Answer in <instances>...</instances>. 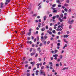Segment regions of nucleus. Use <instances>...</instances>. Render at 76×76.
<instances>
[{"instance_id":"obj_28","label":"nucleus","mask_w":76,"mask_h":76,"mask_svg":"<svg viewBox=\"0 0 76 76\" xmlns=\"http://www.w3.org/2000/svg\"><path fill=\"white\" fill-rule=\"evenodd\" d=\"M37 41H39V37H37Z\"/></svg>"},{"instance_id":"obj_51","label":"nucleus","mask_w":76,"mask_h":76,"mask_svg":"<svg viewBox=\"0 0 76 76\" xmlns=\"http://www.w3.org/2000/svg\"><path fill=\"white\" fill-rule=\"evenodd\" d=\"M33 13H34V12H33V11H31V12H30V14H33Z\"/></svg>"},{"instance_id":"obj_10","label":"nucleus","mask_w":76,"mask_h":76,"mask_svg":"<svg viewBox=\"0 0 76 76\" xmlns=\"http://www.w3.org/2000/svg\"><path fill=\"white\" fill-rule=\"evenodd\" d=\"M69 68L68 67H65L62 69L63 70H66V69H67Z\"/></svg>"},{"instance_id":"obj_13","label":"nucleus","mask_w":76,"mask_h":76,"mask_svg":"<svg viewBox=\"0 0 76 76\" xmlns=\"http://www.w3.org/2000/svg\"><path fill=\"white\" fill-rule=\"evenodd\" d=\"M56 18V16H54L53 17L52 19H53V20L55 19Z\"/></svg>"},{"instance_id":"obj_37","label":"nucleus","mask_w":76,"mask_h":76,"mask_svg":"<svg viewBox=\"0 0 76 76\" xmlns=\"http://www.w3.org/2000/svg\"><path fill=\"white\" fill-rule=\"evenodd\" d=\"M32 58H30L28 59V61H32Z\"/></svg>"},{"instance_id":"obj_21","label":"nucleus","mask_w":76,"mask_h":76,"mask_svg":"<svg viewBox=\"0 0 76 76\" xmlns=\"http://www.w3.org/2000/svg\"><path fill=\"white\" fill-rule=\"evenodd\" d=\"M28 63V61H25L24 62V63H25V64H27Z\"/></svg>"},{"instance_id":"obj_46","label":"nucleus","mask_w":76,"mask_h":76,"mask_svg":"<svg viewBox=\"0 0 76 76\" xmlns=\"http://www.w3.org/2000/svg\"><path fill=\"white\" fill-rule=\"evenodd\" d=\"M60 34H61V33H60V32L59 31L58 33V35H60Z\"/></svg>"},{"instance_id":"obj_48","label":"nucleus","mask_w":76,"mask_h":76,"mask_svg":"<svg viewBox=\"0 0 76 76\" xmlns=\"http://www.w3.org/2000/svg\"><path fill=\"white\" fill-rule=\"evenodd\" d=\"M40 49V48L39 47V48H37V51H39V50Z\"/></svg>"},{"instance_id":"obj_24","label":"nucleus","mask_w":76,"mask_h":76,"mask_svg":"<svg viewBox=\"0 0 76 76\" xmlns=\"http://www.w3.org/2000/svg\"><path fill=\"white\" fill-rule=\"evenodd\" d=\"M56 67H58V66H59V64H56Z\"/></svg>"},{"instance_id":"obj_40","label":"nucleus","mask_w":76,"mask_h":76,"mask_svg":"<svg viewBox=\"0 0 76 76\" xmlns=\"http://www.w3.org/2000/svg\"><path fill=\"white\" fill-rule=\"evenodd\" d=\"M37 56H38V54H37V53H36V54L35 57H37Z\"/></svg>"},{"instance_id":"obj_59","label":"nucleus","mask_w":76,"mask_h":76,"mask_svg":"<svg viewBox=\"0 0 76 76\" xmlns=\"http://www.w3.org/2000/svg\"><path fill=\"white\" fill-rule=\"evenodd\" d=\"M32 48H31L30 49V52H31L32 51Z\"/></svg>"},{"instance_id":"obj_32","label":"nucleus","mask_w":76,"mask_h":76,"mask_svg":"<svg viewBox=\"0 0 76 76\" xmlns=\"http://www.w3.org/2000/svg\"><path fill=\"white\" fill-rule=\"evenodd\" d=\"M64 26V25L63 24H61V28H63V27Z\"/></svg>"},{"instance_id":"obj_17","label":"nucleus","mask_w":76,"mask_h":76,"mask_svg":"<svg viewBox=\"0 0 76 76\" xmlns=\"http://www.w3.org/2000/svg\"><path fill=\"white\" fill-rule=\"evenodd\" d=\"M66 2L67 3H70V1H69V0H66Z\"/></svg>"},{"instance_id":"obj_1","label":"nucleus","mask_w":76,"mask_h":76,"mask_svg":"<svg viewBox=\"0 0 76 76\" xmlns=\"http://www.w3.org/2000/svg\"><path fill=\"white\" fill-rule=\"evenodd\" d=\"M60 17L58 18V20H59L60 22H62L63 21V19H61V18H63V14H62L60 15Z\"/></svg>"},{"instance_id":"obj_55","label":"nucleus","mask_w":76,"mask_h":76,"mask_svg":"<svg viewBox=\"0 0 76 76\" xmlns=\"http://www.w3.org/2000/svg\"><path fill=\"white\" fill-rule=\"evenodd\" d=\"M36 41H37V39L36 38H35L34 39V42H36Z\"/></svg>"},{"instance_id":"obj_5","label":"nucleus","mask_w":76,"mask_h":76,"mask_svg":"<svg viewBox=\"0 0 76 76\" xmlns=\"http://www.w3.org/2000/svg\"><path fill=\"white\" fill-rule=\"evenodd\" d=\"M47 16H44L43 17V18H44V20H46V18H47Z\"/></svg>"},{"instance_id":"obj_23","label":"nucleus","mask_w":76,"mask_h":76,"mask_svg":"<svg viewBox=\"0 0 76 76\" xmlns=\"http://www.w3.org/2000/svg\"><path fill=\"white\" fill-rule=\"evenodd\" d=\"M55 6H56V4H54L52 5L53 7H55Z\"/></svg>"},{"instance_id":"obj_47","label":"nucleus","mask_w":76,"mask_h":76,"mask_svg":"<svg viewBox=\"0 0 76 76\" xmlns=\"http://www.w3.org/2000/svg\"><path fill=\"white\" fill-rule=\"evenodd\" d=\"M59 38H60V37L59 36H57L56 37V38L57 39H59Z\"/></svg>"},{"instance_id":"obj_42","label":"nucleus","mask_w":76,"mask_h":76,"mask_svg":"<svg viewBox=\"0 0 76 76\" xmlns=\"http://www.w3.org/2000/svg\"><path fill=\"white\" fill-rule=\"evenodd\" d=\"M49 34H50V35H52V32L50 31L49 33Z\"/></svg>"},{"instance_id":"obj_18","label":"nucleus","mask_w":76,"mask_h":76,"mask_svg":"<svg viewBox=\"0 0 76 76\" xmlns=\"http://www.w3.org/2000/svg\"><path fill=\"white\" fill-rule=\"evenodd\" d=\"M45 28L46 29H48V26H45Z\"/></svg>"},{"instance_id":"obj_50","label":"nucleus","mask_w":76,"mask_h":76,"mask_svg":"<svg viewBox=\"0 0 76 76\" xmlns=\"http://www.w3.org/2000/svg\"><path fill=\"white\" fill-rule=\"evenodd\" d=\"M35 21L37 23H38V20H35Z\"/></svg>"},{"instance_id":"obj_22","label":"nucleus","mask_w":76,"mask_h":76,"mask_svg":"<svg viewBox=\"0 0 76 76\" xmlns=\"http://www.w3.org/2000/svg\"><path fill=\"white\" fill-rule=\"evenodd\" d=\"M53 13H57V12L56 10H54V11H53Z\"/></svg>"},{"instance_id":"obj_35","label":"nucleus","mask_w":76,"mask_h":76,"mask_svg":"<svg viewBox=\"0 0 76 76\" xmlns=\"http://www.w3.org/2000/svg\"><path fill=\"white\" fill-rule=\"evenodd\" d=\"M69 29H72V25H70L69 27Z\"/></svg>"},{"instance_id":"obj_33","label":"nucleus","mask_w":76,"mask_h":76,"mask_svg":"<svg viewBox=\"0 0 76 76\" xmlns=\"http://www.w3.org/2000/svg\"><path fill=\"white\" fill-rule=\"evenodd\" d=\"M64 10H65V12H67V10L66 8H65L64 9Z\"/></svg>"},{"instance_id":"obj_56","label":"nucleus","mask_w":76,"mask_h":76,"mask_svg":"<svg viewBox=\"0 0 76 76\" xmlns=\"http://www.w3.org/2000/svg\"><path fill=\"white\" fill-rule=\"evenodd\" d=\"M36 34H38V31H36Z\"/></svg>"},{"instance_id":"obj_58","label":"nucleus","mask_w":76,"mask_h":76,"mask_svg":"<svg viewBox=\"0 0 76 76\" xmlns=\"http://www.w3.org/2000/svg\"><path fill=\"white\" fill-rule=\"evenodd\" d=\"M50 12L48 11L46 13L47 14H48V15L50 13Z\"/></svg>"},{"instance_id":"obj_15","label":"nucleus","mask_w":76,"mask_h":76,"mask_svg":"<svg viewBox=\"0 0 76 76\" xmlns=\"http://www.w3.org/2000/svg\"><path fill=\"white\" fill-rule=\"evenodd\" d=\"M68 6H69V5L68 4H64V6H66V7H67Z\"/></svg>"},{"instance_id":"obj_49","label":"nucleus","mask_w":76,"mask_h":76,"mask_svg":"<svg viewBox=\"0 0 76 76\" xmlns=\"http://www.w3.org/2000/svg\"><path fill=\"white\" fill-rule=\"evenodd\" d=\"M58 42H61V40H60V39H58Z\"/></svg>"},{"instance_id":"obj_41","label":"nucleus","mask_w":76,"mask_h":76,"mask_svg":"<svg viewBox=\"0 0 76 76\" xmlns=\"http://www.w3.org/2000/svg\"><path fill=\"white\" fill-rule=\"evenodd\" d=\"M30 76V74L28 73L27 74V76Z\"/></svg>"},{"instance_id":"obj_64","label":"nucleus","mask_w":76,"mask_h":76,"mask_svg":"<svg viewBox=\"0 0 76 76\" xmlns=\"http://www.w3.org/2000/svg\"><path fill=\"white\" fill-rule=\"evenodd\" d=\"M47 32L48 33H49V34L50 33V31H49V30H48V31H47Z\"/></svg>"},{"instance_id":"obj_26","label":"nucleus","mask_w":76,"mask_h":76,"mask_svg":"<svg viewBox=\"0 0 76 76\" xmlns=\"http://www.w3.org/2000/svg\"><path fill=\"white\" fill-rule=\"evenodd\" d=\"M33 52H34V53H35V51H36V49H33Z\"/></svg>"},{"instance_id":"obj_14","label":"nucleus","mask_w":76,"mask_h":76,"mask_svg":"<svg viewBox=\"0 0 76 76\" xmlns=\"http://www.w3.org/2000/svg\"><path fill=\"white\" fill-rule=\"evenodd\" d=\"M53 33V34H56V31H55V30H53L52 31Z\"/></svg>"},{"instance_id":"obj_6","label":"nucleus","mask_w":76,"mask_h":76,"mask_svg":"<svg viewBox=\"0 0 76 76\" xmlns=\"http://www.w3.org/2000/svg\"><path fill=\"white\" fill-rule=\"evenodd\" d=\"M67 47V45L66 44L65 46H64V47L63 48V49H64L65 47Z\"/></svg>"},{"instance_id":"obj_52","label":"nucleus","mask_w":76,"mask_h":76,"mask_svg":"<svg viewBox=\"0 0 76 76\" xmlns=\"http://www.w3.org/2000/svg\"><path fill=\"white\" fill-rule=\"evenodd\" d=\"M42 45V43H40V44L39 45V47H41Z\"/></svg>"},{"instance_id":"obj_20","label":"nucleus","mask_w":76,"mask_h":76,"mask_svg":"<svg viewBox=\"0 0 76 76\" xmlns=\"http://www.w3.org/2000/svg\"><path fill=\"white\" fill-rule=\"evenodd\" d=\"M41 39H42V41H43V40H44V38H43V36L41 37Z\"/></svg>"},{"instance_id":"obj_2","label":"nucleus","mask_w":76,"mask_h":76,"mask_svg":"<svg viewBox=\"0 0 76 76\" xmlns=\"http://www.w3.org/2000/svg\"><path fill=\"white\" fill-rule=\"evenodd\" d=\"M73 22H74V20H72L71 21L69 20L68 22V23L69 24H70V25H72V23H73Z\"/></svg>"},{"instance_id":"obj_30","label":"nucleus","mask_w":76,"mask_h":76,"mask_svg":"<svg viewBox=\"0 0 76 76\" xmlns=\"http://www.w3.org/2000/svg\"><path fill=\"white\" fill-rule=\"evenodd\" d=\"M44 38L45 39H47V38H48V37H47V36L45 35V37H44Z\"/></svg>"},{"instance_id":"obj_29","label":"nucleus","mask_w":76,"mask_h":76,"mask_svg":"<svg viewBox=\"0 0 76 76\" xmlns=\"http://www.w3.org/2000/svg\"><path fill=\"white\" fill-rule=\"evenodd\" d=\"M56 18H59V15H57L56 16Z\"/></svg>"},{"instance_id":"obj_25","label":"nucleus","mask_w":76,"mask_h":76,"mask_svg":"<svg viewBox=\"0 0 76 76\" xmlns=\"http://www.w3.org/2000/svg\"><path fill=\"white\" fill-rule=\"evenodd\" d=\"M56 3H59L60 2V1H59V0H58V1L56 0Z\"/></svg>"},{"instance_id":"obj_36","label":"nucleus","mask_w":76,"mask_h":76,"mask_svg":"<svg viewBox=\"0 0 76 76\" xmlns=\"http://www.w3.org/2000/svg\"><path fill=\"white\" fill-rule=\"evenodd\" d=\"M38 60L39 61H41V59L40 58H38Z\"/></svg>"},{"instance_id":"obj_27","label":"nucleus","mask_w":76,"mask_h":76,"mask_svg":"<svg viewBox=\"0 0 76 76\" xmlns=\"http://www.w3.org/2000/svg\"><path fill=\"white\" fill-rule=\"evenodd\" d=\"M50 41H48L47 42V44L48 45V44H50Z\"/></svg>"},{"instance_id":"obj_9","label":"nucleus","mask_w":76,"mask_h":76,"mask_svg":"<svg viewBox=\"0 0 76 76\" xmlns=\"http://www.w3.org/2000/svg\"><path fill=\"white\" fill-rule=\"evenodd\" d=\"M32 16L33 17H34V16H37V14H34L32 15Z\"/></svg>"},{"instance_id":"obj_44","label":"nucleus","mask_w":76,"mask_h":76,"mask_svg":"<svg viewBox=\"0 0 76 76\" xmlns=\"http://www.w3.org/2000/svg\"><path fill=\"white\" fill-rule=\"evenodd\" d=\"M58 7H61V5H59L58 6Z\"/></svg>"},{"instance_id":"obj_34","label":"nucleus","mask_w":76,"mask_h":76,"mask_svg":"<svg viewBox=\"0 0 76 76\" xmlns=\"http://www.w3.org/2000/svg\"><path fill=\"white\" fill-rule=\"evenodd\" d=\"M57 45V46H60V43H58Z\"/></svg>"},{"instance_id":"obj_53","label":"nucleus","mask_w":76,"mask_h":76,"mask_svg":"<svg viewBox=\"0 0 76 76\" xmlns=\"http://www.w3.org/2000/svg\"><path fill=\"white\" fill-rule=\"evenodd\" d=\"M49 31H52V30H53V29L51 28H50L49 29Z\"/></svg>"},{"instance_id":"obj_43","label":"nucleus","mask_w":76,"mask_h":76,"mask_svg":"<svg viewBox=\"0 0 76 76\" xmlns=\"http://www.w3.org/2000/svg\"><path fill=\"white\" fill-rule=\"evenodd\" d=\"M25 67H28V64H26L25 65Z\"/></svg>"},{"instance_id":"obj_19","label":"nucleus","mask_w":76,"mask_h":76,"mask_svg":"<svg viewBox=\"0 0 76 76\" xmlns=\"http://www.w3.org/2000/svg\"><path fill=\"white\" fill-rule=\"evenodd\" d=\"M44 66H41V70H42L44 69Z\"/></svg>"},{"instance_id":"obj_45","label":"nucleus","mask_w":76,"mask_h":76,"mask_svg":"<svg viewBox=\"0 0 76 76\" xmlns=\"http://www.w3.org/2000/svg\"><path fill=\"white\" fill-rule=\"evenodd\" d=\"M66 32H67V34H70V32H69V31H67Z\"/></svg>"},{"instance_id":"obj_54","label":"nucleus","mask_w":76,"mask_h":76,"mask_svg":"<svg viewBox=\"0 0 76 76\" xmlns=\"http://www.w3.org/2000/svg\"><path fill=\"white\" fill-rule=\"evenodd\" d=\"M46 43H47V42H46V41H45L44 42V44L45 45L46 44Z\"/></svg>"},{"instance_id":"obj_12","label":"nucleus","mask_w":76,"mask_h":76,"mask_svg":"<svg viewBox=\"0 0 76 76\" xmlns=\"http://www.w3.org/2000/svg\"><path fill=\"white\" fill-rule=\"evenodd\" d=\"M31 34V32H30L28 33V36H30Z\"/></svg>"},{"instance_id":"obj_61","label":"nucleus","mask_w":76,"mask_h":76,"mask_svg":"<svg viewBox=\"0 0 76 76\" xmlns=\"http://www.w3.org/2000/svg\"><path fill=\"white\" fill-rule=\"evenodd\" d=\"M35 64V62L33 64H32V66L33 67L34 66V65Z\"/></svg>"},{"instance_id":"obj_63","label":"nucleus","mask_w":76,"mask_h":76,"mask_svg":"<svg viewBox=\"0 0 76 76\" xmlns=\"http://www.w3.org/2000/svg\"><path fill=\"white\" fill-rule=\"evenodd\" d=\"M49 16V17H51V16H52V14H50Z\"/></svg>"},{"instance_id":"obj_38","label":"nucleus","mask_w":76,"mask_h":76,"mask_svg":"<svg viewBox=\"0 0 76 76\" xmlns=\"http://www.w3.org/2000/svg\"><path fill=\"white\" fill-rule=\"evenodd\" d=\"M68 12L69 13H70L71 12V10L70 9H69L68 10Z\"/></svg>"},{"instance_id":"obj_57","label":"nucleus","mask_w":76,"mask_h":76,"mask_svg":"<svg viewBox=\"0 0 76 76\" xmlns=\"http://www.w3.org/2000/svg\"><path fill=\"white\" fill-rule=\"evenodd\" d=\"M29 32H31L32 31V30L31 29H30L28 30Z\"/></svg>"},{"instance_id":"obj_11","label":"nucleus","mask_w":76,"mask_h":76,"mask_svg":"<svg viewBox=\"0 0 76 76\" xmlns=\"http://www.w3.org/2000/svg\"><path fill=\"white\" fill-rule=\"evenodd\" d=\"M6 2H8V3H10V0H6Z\"/></svg>"},{"instance_id":"obj_8","label":"nucleus","mask_w":76,"mask_h":76,"mask_svg":"<svg viewBox=\"0 0 76 76\" xmlns=\"http://www.w3.org/2000/svg\"><path fill=\"white\" fill-rule=\"evenodd\" d=\"M45 28L44 27L41 29V31H45Z\"/></svg>"},{"instance_id":"obj_3","label":"nucleus","mask_w":76,"mask_h":76,"mask_svg":"<svg viewBox=\"0 0 76 76\" xmlns=\"http://www.w3.org/2000/svg\"><path fill=\"white\" fill-rule=\"evenodd\" d=\"M69 37V35L67 34L66 35H64V38H67Z\"/></svg>"},{"instance_id":"obj_60","label":"nucleus","mask_w":76,"mask_h":76,"mask_svg":"<svg viewBox=\"0 0 76 76\" xmlns=\"http://www.w3.org/2000/svg\"><path fill=\"white\" fill-rule=\"evenodd\" d=\"M23 60H25V57H23Z\"/></svg>"},{"instance_id":"obj_4","label":"nucleus","mask_w":76,"mask_h":76,"mask_svg":"<svg viewBox=\"0 0 76 76\" xmlns=\"http://www.w3.org/2000/svg\"><path fill=\"white\" fill-rule=\"evenodd\" d=\"M53 57H58V55H57V54L53 55Z\"/></svg>"},{"instance_id":"obj_31","label":"nucleus","mask_w":76,"mask_h":76,"mask_svg":"<svg viewBox=\"0 0 76 76\" xmlns=\"http://www.w3.org/2000/svg\"><path fill=\"white\" fill-rule=\"evenodd\" d=\"M37 66H39L40 65V64L39 63H37L36 64Z\"/></svg>"},{"instance_id":"obj_16","label":"nucleus","mask_w":76,"mask_h":76,"mask_svg":"<svg viewBox=\"0 0 76 76\" xmlns=\"http://www.w3.org/2000/svg\"><path fill=\"white\" fill-rule=\"evenodd\" d=\"M41 5H40L39 7L38 8V10H39L41 9Z\"/></svg>"},{"instance_id":"obj_62","label":"nucleus","mask_w":76,"mask_h":76,"mask_svg":"<svg viewBox=\"0 0 76 76\" xmlns=\"http://www.w3.org/2000/svg\"><path fill=\"white\" fill-rule=\"evenodd\" d=\"M60 61V59L59 58V59H58V60H57V61H58L59 62V61Z\"/></svg>"},{"instance_id":"obj_39","label":"nucleus","mask_w":76,"mask_h":76,"mask_svg":"<svg viewBox=\"0 0 76 76\" xmlns=\"http://www.w3.org/2000/svg\"><path fill=\"white\" fill-rule=\"evenodd\" d=\"M58 50H55V53H57V52H58Z\"/></svg>"},{"instance_id":"obj_7","label":"nucleus","mask_w":76,"mask_h":76,"mask_svg":"<svg viewBox=\"0 0 76 76\" xmlns=\"http://www.w3.org/2000/svg\"><path fill=\"white\" fill-rule=\"evenodd\" d=\"M30 54L31 56H32L34 55V54H35V52L33 53H31Z\"/></svg>"}]
</instances>
